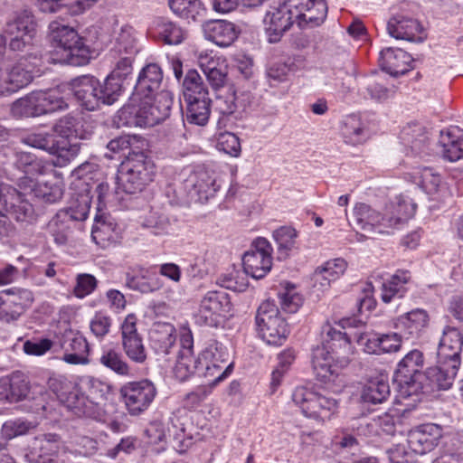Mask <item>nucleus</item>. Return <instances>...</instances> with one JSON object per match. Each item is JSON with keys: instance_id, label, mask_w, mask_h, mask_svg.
I'll use <instances>...</instances> for the list:
<instances>
[{"instance_id": "obj_54", "label": "nucleus", "mask_w": 463, "mask_h": 463, "mask_svg": "<svg viewBox=\"0 0 463 463\" xmlns=\"http://www.w3.org/2000/svg\"><path fill=\"white\" fill-rule=\"evenodd\" d=\"M203 364L202 355L195 358L193 354H179L175 366V375L180 381L187 380L191 375H199Z\"/></svg>"}, {"instance_id": "obj_33", "label": "nucleus", "mask_w": 463, "mask_h": 463, "mask_svg": "<svg viewBox=\"0 0 463 463\" xmlns=\"http://www.w3.org/2000/svg\"><path fill=\"white\" fill-rule=\"evenodd\" d=\"M19 186L24 191H30L36 198L48 203H53L58 202L63 194V191L60 184L45 183H35L32 178L27 176L20 178Z\"/></svg>"}, {"instance_id": "obj_34", "label": "nucleus", "mask_w": 463, "mask_h": 463, "mask_svg": "<svg viewBox=\"0 0 463 463\" xmlns=\"http://www.w3.org/2000/svg\"><path fill=\"white\" fill-rule=\"evenodd\" d=\"M189 182L192 190L198 197L197 200L201 203L207 202L219 189L213 174L203 168L196 170L190 176Z\"/></svg>"}, {"instance_id": "obj_60", "label": "nucleus", "mask_w": 463, "mask_h": 463, "mask_svg": "<svg viewBox=\"0 0 463 463\" xmlns=\"http://www.w3.org/2000/svg\"><path fill=\"white\" fill-rule=\"evenodd\" d=\"M221 365L220 364H211L208 362H203L201 366V371L199 375L203 376L205 378H211L213 377V381L211 383L212 385H217L219 383L223 381L225 378H227L233 370V364L229 363L227 365L224 366Z\"/></svg>"}, {"instance_id": "obj_2", "label": "nucleus", "mask_w": 463, "mask_h": 463, "mask_svg": "<svg viewBox=\"0 0 463 463\" xmlns=\"http://www.w3.org/2000/svg\"><path fill=\"white\" fill-rule=\"evenodd\" d=\"M5 33L10 36L9 50L17 52L19 61L34 63L42 57L38 44L37 23L32 12L24 10L11 22L6 24Z\"/></svg>"}, {"instance_id": "obj_64", "label": "nucleus", "mask_w": 463, "mask_h": 463, "mask_svg": "<svg viewBox=\"0 0 463 463\" xmlns=\"http://www.w3.org/2000/svg\"><path fill=\"white\" fill-rule=\"evenodd\" d=\"M217 148L231 156L241 155V146L239 137L232 132L220 133L217 138Z\"/></svg>"}, {"instance_id": "obj_15", "label": "nucleus", "mask_w": 463, "mask_h": 463, "mask_svg": "<svg viewBox=\"0 0 463 463\" xmlns=\"http://www.w3.org/2000/svg\"><path fill=\"white\" fill-rule=\"evenodd\" d=\"M232 303L223 290L208 291L202 298L198 319L205 326L216 327L221 318L231 311Z\"/></svg>"}, {"instance_id": "obj_18", "label": "nucleus", "mask_w": 463, "mask_h": 463, "mask_svg": "<svg viewBox=\"0 0 463 463\" xmlns=\"http://www.w3.org/2000/svg\"><path fill=\"white\" fill-rule=\"evenodd\" d=\"M401 141L407 157L429 155L430 137L427 128L419 122L408 123L401 131Z\"/></svg>"}, {"instance_id": "obj_17", "label": "nucleus", "mask_w": 463, "mask_h": 463, "mask_svg": "<svg viewBox=\"0 0 463 463\" xmlns=\"http://www.w3.org/2000/svg\"><path fill=\"white\" fill-rule=\"evenodd\" d=\"M121 339L123 350L130 361L140 364L146 361L147 352L142 337L137 333L135 315H128L122 323Z\"/></svg>"}, {"instance_id": "obj_20", "label": "nucleus", "mask_w": 463, "mask_h": 463, "mask_svg": "<svg viewBox=\"0 0 463 463\" xmlns=\"http://www.w3.org/2000/svg\"><path fill=\"white\" fill-rule=\"evenodd\" d=\"M146 111L149 127L166 119L174 103L173 93L168 90H161L150 98L140 99Z\"/></svg>"}, {"instance_id": "obj_23", "label": "nucleus", "mask_w": 463, "mask_h": 463, "mask_svg": "<svg viewBox=\"0 0 463 463\" xmlns=\"http://www.w3.org/2000/svg\"><path fill=\"white\" fill-rule=\"evenodd\" d=\"M411 54L402 49L386 48L380 52V66L392 76L403 75L413 67Z\"/></svg>"}, {"instance_id": "obj_38", "label": "nucleus", "mask_w": 463, "mask_h": 463, "mask_svg": "<svg viewBox=\"0 0 463 463\" xmlns=\"http://www.w3.org/2000/svg\"><path fill=\"white\" fill-rule=\"evenodd\" d=\"M389 383L383 377L369 380L362 389L361 401L368 404H381L390 396Z\"/></svg>"}, {"instance_id": "obj_52", "label": "nucleus", "mask_w": 463, "mask_h": 463, "mask_svg": "<svg viewBox=\"0 0 463 463\" xmlns=\"http://www.w3.org/2000/svg\"><path fill=\"white\" fill-rule=\"evenodd\" d=\"M297 231L291 227L283 226L273 232V238L278 244V259L284 260L288 258L290 251L297 249Z\"/></svg>"}, {"instance_id": "obj_35", "label": "nucleus", "mask_w": 463, "mask_h": 463, "mask_svg": "<svg viewBox=\"0 0 463 463\" xmlns=\"http://www.w3.org/2000/svg\"><path fill=\"white\" fill-rule=\"evenodd\" d=\"M204 31L208 40L222 47L231 45L237 38L235 25L224 20H215L207 24Z\"/></svg>"}, {"instance_id": "obj_14", "label": "nucleus", "mask_w": 463, "mask_h": 463, "mask_svg": "<svg viewBox=\"0 0 463 463\" xmlns=\"http://www.w3.org/2000/svg\"><path fill=\"white\" fill-rule=\"evenodd\" d=\"M3 212L19 222L31 223L35 220V212L32 203L11 185L0 188V213Z\"/></svg>"}, {"instance_id": "obj_36", "label": "nucleus", "mask_w": 463, "mask_h": 463, "mask_svg": "<svg viewBox=\"0 0 463 463\" xmlns=\"http://www.w3.org/2000/svg\"><path fill=\"white\" fill-rule=\"evenodd\" d=\"M199 65L213 90H220L225 85L228 72L223 61L213 57H201Z\"/></svg>"}, {"instance_id": "obj_7", "label": "nucleus", "mask_w": 463, "mask_h": 463, "mask_svg": "<svg viewBox=\"0 0 463 463\" xmlns=\"http://www.w3.org/2000/svg\"><path fill=\"white\" fill-rule=\"evenodd\" d=\"M292 401L306 417L322 421L330 420L338 409L335 399L324 396L303 386L294 390Z\"/></svg>"}, {"instance_id": "obj_27", "label": "nucleus", "mask_w": 463, "mask_h": 463, "mask_svg": "<svg viewBox=\"0 0 463 463\" xmlns=\"http://www.w3.org/2000/svg\"><path fill=\"white\" fill-rule=\"evenodd\" d=\"M459 365L457 360H450V362L439 360V365L429 368L426 373L430 386L437 390L449 389Z\"/></svg>"}, {"instance_id": "obj_39", "label": "nucleus", "mask_w": 463, "mask_h": 463, "mask_svg": "<svg viewBox=\"0 0 463 463\" xmlns=\"http://www.w3.org/2000/svg\"><path fill=\"white\" fill-rule=\"evenodd\" d=\"M416 210V204L400 195L394 202L385 207L387 226L394 227L404 220L411 218Z\"/></svg>"}, {"instance_id": "obj_45", "label": "nucleus", "mask_w": 463, "mask_h": 463, "mask_svg": "<svg viewBox=\"0 0 463 463\" xmlns=\"http://www.w3.org/2000/svg\"><path fill=\"white\" fill-rule=\"evenodd\" d=\"M184 102L186 103L184 120L197 126L206 125L211 114V99L195 98L194 100H184Z\"/></svg>"}, {"instance_id": "obj_44", "label": "nucleus", "mask_w": 463, "mask_h": 463, "mask_svg": "<svg viewBox=\"0 0 463 463\" xmlns=\"http://www.w3.org/2000/svg\"><path fill=\"white\" fill-rule=\"evenodd\" d=\"M411 274L408 270H397L391 279L382 285V299L384 303H390L394 298H402L410 281Z\"/></svg>"}, {"instance_id": "obj_22", "label": "nucleus", "mask_w": 463, "mask_h": 463, "mask_svg": "<svg viewBox=\"0 0 463 463\" xmlns=\"http://www.w3.org/2000/svg\"><path fill=\"white\" fill-rule=\"evenodd\" d=\"M354 215L356 225L371 235L385 233L386 232L383 229L390 228V226H387L386 220H384L388 218L386 212L382 214L372 209L368 204L357 203L354 209Z\"/></svg>"}, {"instance_id": "obj_28", "label": "nucleus", "mask_w": 463, "mask_h": 463, "mask_svg": "<svg viewBox=\"0 0 463 463\" xmlns=\"http://www.w3.org/2000/svg\"><path fill=\"white\" fill-rule=\"evenodd\" d=\"M126 286L141 293H150L162 288L160 279L142 267L131 268L126 274Z\"/></svg>"}, {"instance_id": "obj_49", "label": "nucleus", "mask_w": 463, "mask_h": 463, "mask_svg": "<svg viewBox=\"0 0 463 463\" xmlns=\"http://www.w3.org/2000/svg\"><path fill=\"white\" fill-rule=\"evenodd\" d=\"M33 79L32 71L24 67L22 61L5 71V80L9 94H13L26 87Z\"/></svg>"}, {"instance_id": "obj_13", "label": "nucleus", "mask_w": 463, "mask_h": 463, "mask_svg": "<svg viewBox=\"0 0 463 463\" xmlns=\"http://www.w3.org/2000/svg\"><path fill=\"white\" fill-rule=\"evenodd\" d=\"M272 246L265 238L256 239L242 257L243 269L253 279H263L272 267Z\"/></svg>"}, {"instance_id": "obj_55", "label": "nucleus", "mask_w": 463, "mask_h": 463, "mask_svg": "<svg viewBox=\"0 0 463 463\" xmlns=\"http://www.w3.org/2000/svg\"><path fill=\"white\" fill-rule=\"evenodd\" d=\"M99 363L118 375L128 376L130 374V366L123 359L122 354L113 348L103 349Z\"/></svg>"}, {"instance_id": "obj_40", "label": "nucleus", "mask_w": 463, "mask_h": 463, "mask_svg": "<svg viewBox=\"0 0 463 463\" xmlns=\"http://www.w3.org/2000/svg\"><path fill=\"white\" fill-rule=\"evenodd\" d=\"M141 100L123 106L117 113L116 120L120 127H147L148 121Z\"/></svg>"}, {"instance_id": "obj_41", "label": "nucleus", "mask_w": 463, "mask_h": 463, "mask_svg": "<svg viewBox=\"0 0 463 463\" xmlns=\"http://www.w3.org/2000/svg\"><path fill=\"white\" fill-rule=\"evenodd\" d=\"M13 152L14 156L3 161L1 165H14L17 169L22 170L25 175H34L43 173V165L42 161L38 160L33 154L18 151L14 146H13Z\"/></svg>"}, {"instance_id": "obj_9", "label": "nucleus", "mask_w": 463, "mask_h": 463, "mask_svg": "<svg viewBox=\"0 0 463 463\" xmlns=\"http://www.w3.org/2000/svg\"><path fill=\"white\" fill-rule=\"evenodd\" d=\"M423 366V354L420 351L414 349L409 352L398 364L394 372L393 381L399 387L400 396L408 398L417 394L420 389L419 378L421 375L420 370Z\"/></svg>"}, {"instance_id": "obj_59", "label": "nucleus", "mask_w": 463, "mask_h": 463, "mask_svg": "<svg viewBox=\"0 0 463 463\" xmlns=\"http://www.w3.org/2000/svg\"><path fill=\"white\" fill-rule=\"evenodd\" d=\"M113 47H116L118 52L123 50V52H127V54L137 53L134 29L131 26H123L116 37Z\"/></svg>"}, {"instance_id": "obj_19", "label": "nucleus", "mask_w": 463, "mask_h": 463, "mask_svg": "<svg viewBox=\"0 0 463 463\" xmlns=\"http://www.w3.org/2000/svg\"><path fill=\"white\" fill-rule=\"evenodd\" d=\"M441 437L440 426L434 423L423 424L409 432L408 444L413 452L423 455L434 449Z\"/></svg>"}, {"instance_id": "obj_58", "label": "nucleus", "mask_w": 463, "mask_h": 463, "mask_svg": "<svg viewBox=\"0 0 463 463\" xmlns=\"http://www.w3.org/2000/svg\"><path fill=\"white\" fill-rule=\"evenodd\" d=\"M111 63L113 64V70L109 74L106 79H112L113 82H116L119 88V96L122 93V80L126 79L129 74H131L133 70V62L135 60H130V58H122L119 59H110Z\"/></svg>"}, {"instance_id": "obj_30", "label": "nucleus", "mask_w": 463, "mask_h": 463, "mask_svg": "<svg viewBox=\"0 0 463 463\" xmlns=\"http://www.w3.org/2000/svg\"><path fill=\"white\" fill-rule=\"evenodd\" d=\"M296 14V23L299 27L306 24L319 25L324 22L327 14V5L325 0H300Z\"/></svg>"}, {"instance_id": "obj_50", "label": "nucleus", "mask_w": 463, "mask_h": 463, "mask_svg": "<svg viewBox=\"0 0 463 463\" xmlns=\"http://www.w3.org/2000/svg\"><path fill=\"white\" fill-rule=\"evenodd\" d=\"M53 131L64 140H71L72 138H85L82 129V124L80 118L70 114L61 118L53 126Z\"/></svg>"}, {"instance_id": "obj_12", "label": "nucleus", "mask_w": 463, "mask_h": 463, "mask_svg": "<svg viewBox=\"0 0 463 463\" xmlns=\"http://www.w3.org/2000/svg\"><path fill=\"white\" fill-rule=\"evenodd\" d=\"M119 393L128 413L137 416L150 406L156 395V388L151 381L142 380L127 383Z\"/></svg>"}, {"instance_id": "obj_51", "label": "nucleus", "mask_w": 463, "mask_h": 463, "mask_svg": "<svg viewBox=\"0 0 463 463\" xmlns=\"http://www.w3.org/2000/svg\"><path fill=\"white\" fill-rule=\"evenodd\" d=\"M43 115L65 110L69 105L59 88L36 91Z\"/></svg>"}, {"instance_id": "obj_56", "label": "nucleus", "mask_w": 463, "mask_h": 463, "mask_svg": "<svg viewBox=\"0 0 463 463\" xmlns=\"http://www.w3.org/2000/svg\"><path fill=\"white\" fill-rule=\"evenodd\" d=\"M21 315L31 307L34 298L31 290L26 288H13L1 291Z\"/></svg>"}, {"instance_id": "obj_42", "label": "nucleus", "mask_w": 463, "mask_h": 463, "mask_svg": "<svg viewBox=\"0 0 463 463\" xmlns=\"http://www.w3.org/2000/svg\"><path fill=\"white\" fill-rule=\"evenodd\" d=\"M168 5L174 14L188 21H200L205 15L201 0H168Z\"/></svg>"}, {"instance_id": "obj_5", "label": "nucleus", "mask_w": 463, "mask_h": 463, "mask_svg": "<svg viewBox=\"0 0 463 463\" xmlns=\"http://www.w3.org/2000/svg\"><path fill=\"white\" fill-rule=\"evenodd\" d=\"M154 164L143 151L129 152L118 174V184L129 194L142 192L152 181Z\"/></svg>"}, {"instance_id": "obj_62", "label": "nucleus", "mask_w": 463, "mask_h": 463, "mask_svg": "<svg viewBox=\"0 0 463 463\" xmlns=\"http://www.w3.org/2000/svg\"><path fill=\"white\" fill-rule=\"evenodd\" d=\"M82 383L89 399L97 402L99 406V402L106 399V396L110 392L109 383L91 376L86 377Z\"/></svg>"}, {"instance_id": "obj_25", "label": "nucleus", "mask_w": 463, "mask_h": 463, "mask_svg": "<svg viewBox=\"0 0 463 463\" xmlns=\"http://www.w3.org/2000/svg\"><path fill=\"white\" fill-rule=\"evenodd\" d=\"M462 346L463 336L460 331L453 326H446L438 346V359L447 362L457 360L460 363Z\"/></svg>"}, {"instance_id": "obj_63", "label": "nucleus", "mask_w": 463, "mask_h": 463, "mask_svg": "<svg viewBox=\"0 0 463 463\" xmlns=\"http://www.w3.org/2000/svg\"><path fill=\"white\" fill-rule=\"evenodd\" d=\"M295 357V352L292 349H286L279 354L278 365L271 374V387L273 389L280 384L281 378L294 362Z\"/></svg>"}, {"instance_id": "obj_21", "label": "nucleus", "mask_w": 463, "mask_h": 463, "mask_svg": "<svg viewBox=\"0 0 463 463\" xmlns=\"http://www.w3.org/2000/svg\"><path fill=\"white\" fill-rule=\"evenodd\" d=\"M163 79V71L158 64H146L138 74L134 88V96L138 99L152 97L161 90Z\"/></svg>"}, {"instance_id": "obj_37", "label": "nucleus", "mask_w": 463, "mask_h": 463, "mask_svg": "<svg viewBox=\"0 0 463 463\" xmlns=\"http://www.w3.org/2000/svg\"><path fill=\"white\" fill-rule=\"evenodd\" d=\"M428 313L424 309L416 308L399 317L397 326L403 330L407 338H416L428 326Z\"/></svg>"}, {"instance_id": "obj_24", "label": "nucleus", "mask_w": 463, "mask_h": 463, "mask_svg": "<svg viewBox=\"0 0 463 463\" xmlns=\"http://www.w3.org/2000/svg\"><path fill=\"white\" fill-rule=\"evenodd\" d=\"M386 78L381 73H372L359 81L358 93L365 99L382 102L392 96L394 90L385 84Z\"/></svg>"}, {"instance_id": "obj_8", "label": "nucleus", "mask_w": 463, "mask_h": 463, "mask_svg": "<svg viewBox=\"0 0 463 463\" xmlns=\"http://www.w3.org/2000/svg\"><path fill=\"white\" fill-rule=\"evenodd\" d=\"M8 379L11 402L23 400L33 401L30 410L39 415H45L48 411V392L41 385H31L28 377L22 372L13 373Z\"/></svg>"}, {"instance_id": "obj_61", "label": "nucleus", "mask_w": 463, "mask_h": 463, "mask_svg": "<svg viewBox=\"0 0 463 463\" xmlns=\"http://www.w3.org/2000/svg\"><path fill=\"white\" fill-rule=\"evenodd\" d=\"M415 182L427 193L434 194L438 191L441 178L430 167H424L414 173Z\"/></svg>"}, {"instance_id": "obj_16", "label": "nucleus", "mask_w": 463, "mask_h": 463, "mask_svg": "<svg viewBox=\"0 0 463 463\" xmlns=\"http://www.w3.org/2000/svg\"><path fill=\"white\" fill-rule=\"evenodd\" d=\"M61 445V438L57 434L39 435L31 441L24 458L28 463H53Z\"/></svg>"}, {"instance_id": "obj_47", "label": "nucleus", "mask_w": 463, "mask_h": 463, "mask_svg": "<svg viewBox=\"0 0 463 463\" xmlns=\"http://www.w3.org/2000/svg\"><path fill=\"white\" fill-rule=\"evenodd\" d=\"M184 100L209 98L208 89L195 70H189L183 80Z\"/></svg>"}, {"instance_id": "obj_31", "label": "nucleus", "mask_w": 463, "mask_h": 463, "mask_svg": "<svg viewBox=\"0 0 463 463\" xmlns=\"http://www.w3.org/2000/svg\"><path fill=\"white\" fill-rule=\"evenodd\" d=\"M149 340L152 349L157 354H168L175 345V328L169 323L155 324L149 332Z\"/></svg>"}, {"instance_id": "obj_10", "label": "nucleus", "mask_w": 463, "mask_h": 463, "mask_svg": "<svg viewBox=\"0 0 463 463\" xmlns=\"http://www.w3.org/2000/svg\"><path fill=\"white\" fill-rule=\"evenodd\" d=\"M166 431L160 422H153L146 430L150 443L168 442L178 452H184L192 445V438L186 437L184 423L180 418L173 415L166 423Z\"/></svg>"}, {"instance_id": "obj_6", "label": "nucleus", "mask_w": 463, "mask_h": 463, "mask_svg": "<svg viewBox=\"0 0 463 463\" xmlns=\"http://www.w3.org/2000/svg\"><path fill=\"white\" fill-rule=\"evenodd\" d=\"M255 324L260 337L271 345H281L289 334L288 326L279 315L278 307L269 300L259 307Z\"/></svg>"}, {"instance_id": "obj_1", "label": "nucleus", "mask_w": 463, "mask_h": 463, "mask_svg": "<svg viewBox=\"0 0 463 463\" xmlns=\"http://www.w3.org/2000/svg\"><path fill=\"white\" fill-rule=\"evenodd\" d=\"M323 344L312 350V368L317 379L328 384L334 383L338 376L337 365L340 353L350 351L351 336L331 325L326 324L322 329Z\"/></svg>"}, {"instance_id": "obj_26", "label": "nucleus", "mask_w": 463, "mask_h": 463, "mask_svg": "<svg viewBox=\"0 0 463 463\" xmlns=\"http://www.w3.org/2000/svg\"><path fill=\"white\" fill-rule=\"evenodd\" d=\"M388 33L398 40L416 41L420 39L422 31L420 24L414 18L403 14H396L387 23Z\"/></svg>"}, {"instance_id": "obj_29", "label": "nucleus", "mask_w": 463, "mask_h": 463, "mask_svg": "<svg viewBox=\"0 0 463 463\" xmlns=\"http://www.w3.org/2000/svg\"><path fill=\"white\" fill-rule=\"evenodd\" d=\"M64 351L63 360L71 364H85L88 363L87 353L89 345L86 339L78 334L69 332L61 341Z\"/></svg>"}, {"instance_id": "obj_4", "label": "nucleus", "mask_w": 463, "mask_h": 463, "mask_svg": "<svg viewBox=\"0 0 463 463\" xmlns=\"http://www.w3.org/2000/svg\"><path fill=\"white\" fill-rule=\"evenodd\" d=\"M49 38L54 48L62 52V61L72 66H83L92 58L93 51L77 31L63 21L49 24Z\"/></svg>"}, {"instance_id": "obj_32", "label": "nucleus", "mask_w": 463, "mask_h": 463, "mask_svg": "<svg viewBox=\"0 0 463 463\" xmlns=\"http://www.w3.org/2000/svg\"><path fill=\"white\" fill-rule=\"evenodd\" d=\"M62 402L77 417L100 419V408L98 402L90 401L88 396L76 390L70 392Z\"/></svg>"}, {"instance_id": "obj_43", "label": "nucleus", "mask_w": 463, "mask_h": 463, "mask_svg": "<svg viewBox=\"0 0 463 463\" xmlns=\"http://www.w3.org/2000/svg\"><path fill=\"white\" fill-rule=\"evenodd\" d=\"M73 225L71 220L68 217V213L60 210L49 221L47 232L53 238L56 244L64 245L68 241Z\"/></svg>"}, {"instance_id": "obj_46", "label": "nucleus", "mask_w": 463, "mask_h": 463, "mask_svg": "<svg viewBox=\"0 0 463 463\" xmlns=\"http://www.w3.org/2000/svg\"><path fill=\"white\" fill-rule=\"evenodd\" d=\"M80 151V143L79 142L54 139L49 154L56 156V159L53 162L54 165L62 167L76 158Z\"/></svg>"}, {"instance_id": "obj_57", "label": "nucleus", "mask_w": 463, "mask_h": 463, "mask_svg": "<svg viewBox=\"0 0 463 463\" xmlns=\"http://www.w3.org/2000/svg\"><path fill=\"white\" fill-rule=\"evenodd\" d=\"M248 276L249 274L244 269L243 271L233 269L227 274L220 276L218 282L222 288L227 289L243 292L249 286Z\"/></svg>"}, {"instance_id": "obj_11", "label": "nucleus", "mask_w": 463, "mask_h": 463, "mask_svg": "<svg viewBox=\"0 0 463 463\" xmlns=\"http://www.w3.org/2000/svg\"><path fill=\"white\" fill-rule=\"evenodd\" d=\"M300 0H284L277 7H272L267 12L263 23L269 43H277L280 40L296 22V14Z\"/></svg>"}, {"instance_id": "obj_3", "label": "nucleus", "mask_w": 463, "mask_h": 463, "mask_svg": "<svg viewBox=\"0 0 463 463\" xmlns=\"http://www.w3.org/2000/svg\"><path fill=\"white\" fill-rule=\"evenodd\" d=\"M78 104L89 111L100 105H112L119 97V88L112 79H105L103 83L93 75L86 74L73 78L69 82Z\"/></svg>"}, {"instance_id": "obj_48", "label": "nucleus", "mask_w": 463, "mask_h": 463, "mask_svg": "<svg viewBox=\"0 0 463 463\" xmlns=\"http://www.w3.org/2000/svg\"><path fill=\"white\" fill-rule=\"evenodd\" d=\"M14 117L34 118L43 116L36 91L16 99L11 108Z\"/></svg>"}, {"instance_id": "obj_53", "label": "nucleus", "mask_w": 463, "mask_h": 463, "mask_svg": "<svg viewBox=\"0 0 463 463\" xmlns=\"http://www.w3.org/2000/svg\"><path fill=\"white\" fill-rule=\"evenodd\" d=\"M153 31L156 36L166 44H179L184 40L183 30L174 23L157 19L154 22Z\"/></svg>"}]
</instances>
